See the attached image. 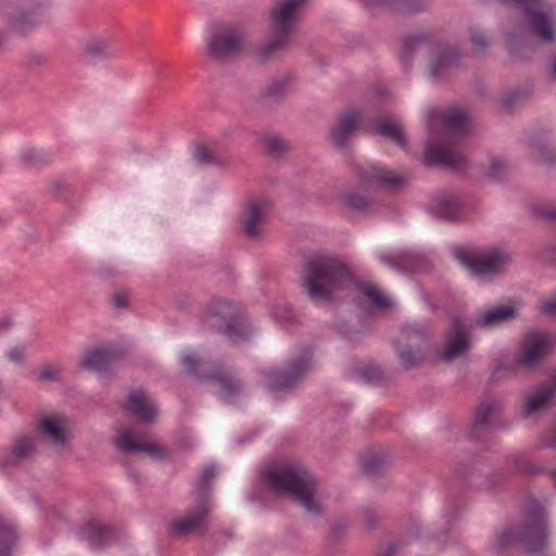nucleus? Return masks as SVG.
I'll return each instance as SVG.
<instances>
[{
  "mask_svg": "<svg viewBox=\"0 0 556 556\" xmlns=\"http://www.w3.org/2000/svg\"><path fill=\"white\" fill-rule=\"evenodd\" d=\"M354 282V273L343 260L326 253H312L303 260L302 288L316 303H331L337 291Z\"/></svg>",
  "mask_w": 556,
  "mask_h": 556,
  "instance_id": "nucleus-1",
  "label": "nucleus"
},
{
  "mask_svg": "<svg viewBox=\"0 0 556 556\" xmlns=\"http://www.w3.org/2000/svg\"><path fill=\"white\" fill-rule=\"evenodd\" d=\"M549 535L548 511L545 502L528 497L521 508V523L509 528L497 536L501 548L518 544L530 553L546 549Z\"/></svg>",
  "mask_w": 556,
  "mask_h": 556,
  "instance_id": "nucleus-2",
  "label": "nucleus"
},
{
  "mask_svg": "<svg viewBox=\"0 0 556 556\" xmlns=\"http://www.w3.org/2000/svg\"><path fill=\"white\" fill-rule=\"evenodd\" d=\"M443 130H431L427 144V159L429 163L448 168L465 166L466 157L454 150L455 134L465 132L468 128L467 116L458 111L445 113L442 116Z\"/></svg>",
  "mask_w": 556,
  "mask_h": 556,
  "instance_id": "nucleus-3",
  "label": "nucleus"
},
{
  "mask_svg": "<svg viewBox=\"0 0 556 556\" xmlns=\"http://www.w3.org/2000/svg\"><path fill=\"white\" fill-rule=\"evenodd\" d=\"M308 0H279L269 14V28L274 37L258 49L263 60L270 59L283 51L290 42L298 17Z\"/></svg>",
  "mask_w": 556,
  "mask_h": 556,
  "instance_id": "nucleus-4",
  "label": "nucleus"
},
{
  "mask_svg": "<svg viewBox=\"0 0 556 556\" xmlns=\"http://www.w3.org/2000/svg\"><path fill=\"white\" fill-rule=\"evenodd\" d=\"M206 321L216 332L224 334L232 343L245 341L251 336V327L244 313L228 300H214L207 306Z\"/></svg>",
  "mask_w": 556,
  "mask_h": 556,
  "instance_id": "nucleus-5",
  "label": "nucleus"
},
{
  "mask_svg": "<svg viewBox=\"0 0 556 556\" xmlns=\"http://www.w3.org/2000/svg\"><path fill=\"white\" fill-rule=\"evenodd\" d=\"M321 489H253L249 495L260 507H269L281 501H290L302 506L308 514L319 515L324 508Z\"/></svg>",
  "mask_w": 556,
  "mask_h": 556,
  "instance_id": "nucleus-6",
  "label": "nucleus"
},
{
  "mask_svg": "<svg viewBox=\"0 0 556 556\" xmlns=\"http://www.w3.org/2000/svg\"><path fill=\"white\" fill-rule=\"evenodd\" d=\"M258 477L267 486H316L317 476L298 463L271 462L263 467Z\"/></svg>",
  "mask_w": 556,
  "mask_h": 556,
  "instance_id": "nucleus-7",
  "label": "nucleus"
},
{
  "mask_svg": "<svg viewBox=\"0 0 556 556\" xmlns=\"http://www.w3.org/2000/svg\"><path fill=\"white\" fill-rule=\"evenodd\" d=\"M212 507L213 502L208 490L202 489L197 497L195 505L169 523V535L176 539L204 535L208 529V515Z\"/></svg>",
  "mask_w": 556,
  "mask_h": 556,
  "instance_id": "nucleus-8",
  "label": "nucleus"
},
{
  "mask_svg": "<svg viewBox=\"0 0 556 556\" xmlns=\"http://www.w3.org/2000/svg\"><path fill=\"white\" fill-rule=\"evenodd\" d=\"M313 353L305 351L281 368H266L261 371L265 387L274 393L294 390L311 369Z\"/></svg>",
  "mask_w": 556,
  "mask_h": 556,
  "instance_id": "nucleus-9",
  "label": "nucleus"
},
{
  "mask_svg": "<svg viewBox=\"0 0 556 556\" xmlns=\"http://www.w3.org/2000/svg\"><path fill=\"white\" fill-rule=\"evenodd\" d=\"M243 42L244 35L238 25H220L207 39V55L218 63L228 62L240 54Z\"/></svg>",
  "mask_w": 556,
  "mask_h": 556,
  "instance_id": "nucleus-10",
  "label": "nucleus"
},
{
  "mask_svg": "<svg viewBox=\"0 0 556 556\" xmlns=\"http://www.w3.org/2000/svg\"><path fill=\"white\" fill-rule=\"evenodd\" d=\"M453 255L460 265L476 276L497 274L510 262L509 255L498 249L478 254L467 248L455 247Z\"/></svg>",
  "mask_w": 556,
  "mask_h": 556,
  "instance_id": "nucleus-11",
  "label": "nucleus"
},
{
  "mask_svg": "<svg viewBox=\"0 0 556 556\" xmlns=\"http://www.w3.org/2000/svg\"><path fill=\"white\" fill-rule=\"evenodd\" d=\"M8 23L15 31L27 35L38 25V16L47 0H1Z\"/></svg>",
  "mask_w": 556,
  "mask_h": 556,
  "instance_id": "nucleus-12",
  "label": "nucleus"
},
{
  "mask_svg": "<svg viewBox=\"0 0 556 556\" xmlns=\"http://www.w3.org/2000/svg\"><path fill=\"white\" fill-rule=\"evenodd\" d=\"M181 364L186 368V371L189 376L202 380L218 382L227 396L239 394L244 387L242 380L225 371L220 367L212 372L203 369L202 367L205 365V363L194 355L185 354L181 357Z\"/></svg>",
  "mask_w": 556,
  "mask_h": 556,
  "instance_id": "nucleus-13",
  "label": "nucleus"
},
{
  "mask_svg": "<svg viewBox=\"0 0 556 556\" xmlns=\"http://www.w3.org/2000/svg\"><path fill=\"white\" fill-rule=\"evenodd\" d=\"M551 346L552 340L547 333L529 331L523 338L517 364L525 369H532L549 353Z\"/></svg>",
  "mask_w": 556,
  "mask_h": 556,
  "instance_id": "nucleus-14",
  "label": "nucleus"
},
{
  "mask_svg": "<svg viewBox=\"0 0 556 556\" xmlns=\"http://www.w3.org/2000/svg\"><path fill=\"white\" fill-rule=\"evenodd\" d=\"M357 177L363 187H378L389 191L399 190L406 184L405 177L378 164H368L358 167Z\"/></svg>",
  "mask_w": 556,
  "mask_h": 556,
  "instance_id": "nucleus-15",
  "label": "nucleus"
},
{
  "mask_svg": "<svg viewBox=\"0 0 556 556\" xmlns=\"http://www.w3.org/2000/svg\"><path fill=\"white\" fill-rule=\"evenodd\" d=\"M471 348L468 331L459 318L453 319L445 334V349L440 355L444 363H451L463 356Z\"/></svg>",
  "mask_w": 556,
  "mask_h": 556,
  "instance_id": "nucleus-16",
  "label": "nucleus"
},
{
  "mask_svg": "<svg viewBox=\"0 0 556 556\" xmlns=\"http://www.w3.org/2000/svg\"><path fill=\"white\" fill-rule=\"evenodd\" d=\"M460 55L455 47L438 45L429 55V73L433 79H445L451 70L457 67Z\"/></svg>",
  "mask_w": 556,
  "mask_h": 556,
  "instance_id": "nucleus-17",
  "label": "nucleus"
},
{
  "mask_svg": "<svg viewBox=\"0 0 556 556\" xmlns=\"http://www.w3.org/2000/svg\"><path fill=\"white\" fill-rule=\"evenodd\" d=\"M497 402L493 400L483 401L478 405L475 418L470 424L467 437L472 441L488 442L494 424L492 417L497 409Z\"/></svg>",
  "mask_w": 556,
  "mask_h": 556,
  "instance_id": "nucleus-18",
  "label": "nucleus"
},
{
  "mask_svg": "<svg viewBox=\"0 0 556 556\" xmlns=\"http://www.w3.org/2000/svg\"><path fill=\"white\" fill-rule=\"evenodd\" d=\"M271 208V201L267 198L252 199L248 203L241 220L243 232L248 239L256 240L261 237V224Z\"/></svg>",
  "mask_w": 556,
  "mask_h": 556,
  "instance_id": "nucleus-19",
  "label": "nucleus"
},
{
  "mask_svg": "<svg viewBox=\"0 0 556 556\" xmlns=\"http://www.w3.org/2000/svg\"><path fill=\"white\" fill-rule=\"evenodd\" d=\"M362 116L356 110L342 113L337 124L331 128L330 141L339 150L346 148L361 125Z\"/></svg>",
  "mask_w": 556,
  "mask_h": 556,
  "instance_id": "nucleus-20",
  "label": "nucleus"
},
{
  "mask_svg": "<svg viewBox=\"0 0 556 556\" xmlns=\"http://www.w3.org/2000/svg\"><path fill=\"white\" fill-rule=\"evenodd\" d=\"M122 357V353L110 348H97L87 351L81 359V367L103 376L113 374L112 365Z\"/></svg>",
  "mask_w": 556,
  "mask_h": 556,
  "instance_id": "nucleus-21",
  "label": "nucleus"
},
{
  "mask_svg": "<svg viewBox=\"0 0 556 556\" xmlns=\"http://www.w3.org/2000/svg\"><path fill=\"white\" fill-rule=\"evenodd\" d=\"M37 453L36 439L33 435H17L1 458V466L14 467L33 458Z\"/></svg>",
  "mask_w": 556,
  "mask_h": 556,
  "instance_id": "nucleus-22",
  "label": "nucleus"
},
{
  "mask_svg": "<svg viewBox=\"0 0 556 556\" xmlns=\"http://www.w3.org/2000/svg\"><path fill=\"white\" fill-rule=\"evenodd\" d=\"M126 408L143 422L153 421L157 415V408L143 389H134L129 392Z\"/></svg>",
  "mask_w": 556,
  "mask_h": 556,
  "instance_id": "nucleus-23",
  "label": "nucleus"
},
{
  "mask_svg": "<svg viewBox=\"0 0 556 556\" xmlns=\"http://www.w3.org/2000/svg\"><path fill=\"white\" fill-rule=\"evenodd\" d=\"M519 317L518 307L514 304L500 305L489 308L484 314L477 317L476 324L482 328H494Z\"/></svg>",
  "mask_w": 556,
  "mask_h": 556,
  "instance_id": "nucleus-24",
  "label": "nucleus"
},
{
  "mask_svg": "<svg viewBox=\"0 0 556 556\" xmlns=\"http://www.w3.org/2000/svg\"><path fill=\"white\" fill-rule=\"evenodd\" d=\"M430 211L440 219L456 222L463 216L464 206L458 197L444 194L433 200Z\"/></svg>",
  "mask_w": 556,
  "mask_h": 556,
  "instance_id": "nucleus-25",
  "label": "nucleus"
},
{
  "mask_svg": "<svg viewBox=\"0 0 556 556\" xmlns=\"http://www.w3.org/2000/svg\"><path fill=\"white\" fill-rule=\"evenodd\" d=\"M118 448L127 453H146L152 459L163 460L167 454L164 448L154 443L137 442L131 433H123L116 441Z\"/></svg>",
  "mask_w": 556,
  "mask_h": 556,
  "instance_id": "nucleus-26",
  "label": "nucleus"
},
{
  "mask_svg": "<svg viewBox=\"0 0 556 556\" xmlns=\"http://www.w3.org/2000/svg\"><path fill=\"white\" fill-rule=\"evenodd\" d=\"M430 339L427 324L405 325L402 327L396 343L407 345L414 350L427 351Z\"/></svg>",
  "mask_w": 556,
  "mask_h": 556,
  "instance_id": "nucleus-27",
  "label": "nucleus"
},
{
  "mask_svg": "<svg viewBox=\"0 0 556 556\" xmlns=\"http://www.w3.org/2000/svg\"><path fill=\"white\" fill-rule=\"evenodd\" d=\"M83 536L94 549L102 548L116 539L115 532L111 527L94 520L86 525L83 530Z\"/></svg>",
  "mask_w": 556,
  "mask_h": 556,
  "instance_id": "nucleus-28",
  "label": "nucleus"
},
{
  "mask_svg": "<svg viewBox=\"0 0 556 556\" xmlns=\"http://www.w3.org/2000/svg\"><path fill=\"white\" fill-rule=\"evenodd\" d=\"M37 430L43 439L54 445L66 443V430L61 418L45 415L39 419Z\"/></svg>",
  "mask_w": 556,
  "mask_h": 556,
  "instance_id": "nucleus-29",
  "label": "nucleus"
},
{
  "mask_svg": "<svg viewBox=\"0 0 556 556\" xmlns=\"http://www.w3.org/2000/svg\"><path fill=\"white\" fill-rule=\"evenodd\" d=\"M380 261L395 270L404 271L417 270L422 263V257L408 251H402L396 254H381Z\"/></svg>",
  "mask_w": 556,
  "mask_h": 556,
  "instance_id": "nucleus-30",
  "label": "nucleus"
},
{
  "mask_svg": "<svg viewBox=\"0 0 556 556\" xmlns=\"http://www.w3.org/2000/svg\"><path fill=\"white\" fill-rule=\"evenodd\" d=\"M376 134L389 139L403 150H406L408 142L403 127L395 121L377 119L375 121Z\"/></svg>",
  "mask_w": 556,
  "mask_h": 556,
  "instance_id": "nucleus-31",
  "label": "nucleus"
},
{
  "mask_svg": "<svg viewBox=\"0 0 556 556\" xmlns=\"http://www.w3.org/2000/svg\"><path fill=\"white\" fill-rule=\"evenodd\" d=\"M341 201L349 210L362 214H372L379 208V205L372 199H369L356 190L343 192L341 194Z\"/></svg>",
  "mask_w": 556,
  "mask_h": 556,
  "instance_id": "nucleus-32",
  "label": "nucleus"
},
{
  "mask_svg": "<svg viewBox=\"0 0 556 556\" xmlns=\"http://www.w3.org/2000/svg\"><path fill=\"white\" fill-rule=\"evenodd\" d=\"M555 393L556 387L553 383H544L539 386L527 401L526 414L531 415L546 408Z\"/></svg>",
  "mask_w": 556,
  "mask_h": 556,
  "instance_id": "nucleus-33",
  "label": "nucleus"
},
{
  "mask_svg": "<svg viewBox=\"0 0 556 556\" xmlns=\"http://www.w3.org/2000/svg\"><path fill=\"white\" fill-rule=\"evenodd\" d=\"M396 355L405 370L421 366L427 361V351L414 350L407 345L394 342Z\"/></svg>",
  "mask_w": 556,
  "mask_h": 556,
  "instance_id": "nucleus-34",
  "label": "nucleus"
},
{
  "mask_svg": "<svg viewBox=\"0 0 556 556\" xmlns=\"http://www.w3.org/2000/svg\"><path fill=\"white\" fill-rule=\"evenodd\" d=\"M84 53L92 60H108L114 56L112 42L102 38H94L87 41Z\"/></svg>",
  "mask_w": 556,
  "mask_h": 556,
  "instance_id": "nucleus-35",
  "label": "nucleus"
},
{
  "mask_svg": "<svg viewBox=\"0 0 556 556\" xmlns=\"http://www.w3.org/2000/svg\"><path fill=\"white\" fill-rule=\"evenodd\" d=\"M390 464V457L386 453H371L362 460L365 475L376 477L381 475Z\"/></svg>",
  "mask_w": 556,
  "mask_h": 556,
  "instance_id": "nucleus-36",
  "label": "nucleus"
},
{
  "mask_svg": "<svg viewBox=\"0 0 556 556\" xmlns=\"http://www.w3.org/2000/svg\"><path fill=\"white\" fill-rule=\"evenodd\" d=\"M352 285H355L358 292L370 300L376 307L387 308L390 306L388 299L384 298L372 283L356 281L354 278V282Z\"/></svg>",
  "mask_w": 556,
  "mask_h": 556,
  "instance_id": "nucleus-37",
  "label": "nucleus"
},
{
  "mask_svg": "<svg viewBox=\"0 0 556 556\" xmlns=\"http://www.w3.org/2000/svg\"><path fill=\"white\" fill-rule=\"evenodd\" d=\"M16 540L17 534L14 525L0 518V556H9Z\"/></svg>",
  "mask_w": 556,
  "mask_h": 556,
  "instance_id": "nucleus-38",
  "label": "nucleus"
},
{
  "mask_svg": "<svg viewBox=\"0 0 556 556\" xmlns=\"http://www.w3.org/2000/svg\"><path fill=\"white\" fill-rule=\"evenodd\" d=\"M291 84L290 76H282L271 80L266 87L263 97L273 101H280L286 98Z\"/></svg>",
  "mask_w": 556,
  "mask_h": 556,
  "instance_id": "nucleus-39",
  "label": "nucleus"
},
{
  "mask_svg": "<svg viewBox=\"0 0 556 556\" xmlns=\"http://www.w3.org/2000/svg\"><path fill=\"white\" fill-rule=\"evenodd\" d=\"M453 479L460 484H471L476 482L477 470L472 464L465 462L455 463L453 470Z\"/></svg>",
  "mask_w": 556,
  "mask_h": 556,
  "instance_id": "nucleus-40",
  "label": "nucleus"
},
{
  "mask_svg": "<svg viewBox=\"0 0 556 556\" xmlns=\"http://www.w3.org/2000/svg\"><path fill=\"white\" fill-rule=\"evenodd\" d=\"M426 9V0H392L391 3V11L399 14H415Z\"/></svg>",
  "mask_w": 556,
  "mask_h": 556,
  "instance_id": "nucleus-41",
  "label": "nucleus"
},
{
  "mask_svg": "<svg viewBox=\"0 0 556 556\" xmlns=\"http://www.w3.org/2000/svg\"><path fill=\"white\" fill-rule=\"evenodd\" d=\"M425 40L426 37L424 35H414L404 39L401 61L406 67L410 65L413 55L421 47Z\"/></svg>",
  "mask_w": 556,
  "mask_h": 556,
  "instance_id": "nucleus-42",
  "label": "nucleus"
},
{
  "mask_svg": "<svg viewBox=\"0 0 556 556\" xmlns=\"http://www.w3.org/2000/svg\"><path fill=\"white\" fill-rule=\"evenodd\" d=\"M263 141L267 152L273 157H281L291 150L289 143L276 135L267 136Z\"/></svg>",
  "mask_w": 556,
  "mask_h": 556,
  "instance_id": "nucleus-43",
  "label": "nucleus"
},
{
  "mask_svg": "<svg viewBox=\"0 0 556 556\" xmlns=\"http://www.w3.org/2000/svg\"><path fill=\"white\" fill-rule=\"evenodd\" d=\"M357 375L365 381L374 384H381L386 377L381 368L377 365H368L357 370Z\"/></svg>",
  "mask_w": 556,
  "mask_h": 556,
  "instance_id": "nucleus-44",
  "label": "nucleus"
},
{
  "mask_svg": "<svg viewBox=\"0 0 556 556\" xmlns=\"http://www.w3.org/2000/svg\"><path fill=\"white\" fill-rule=\"evenodd\" d=\"M511 466L514 470L530 476H535L542 472V470L535 467L530 460L518 455L511 458Z\"/></svg>",
  "mask_w": 556,
  "mask_h": 556,
  "instance_id": "nucleus-45",
  "label": "nucleus"
},
{
  "mask_svg": "<svg viewBox=\"0 0 556 556\" xmlns=\"http://www.w3.org/2000/svg\"><path fill=\"white\" fill-rule=\"evenodd\" d=\"M531 144L536 148L538 156L545 165L553 166L556 164V153L541 144L538 138H532Z\"/></svg>",
  "mask_w": 556,
  "mask_h": 556,
  "instance_id": "nucleus-46",
  "label": "nucleus"
},
{
  "mask_svg": "<svg viewBox=\"0 0 556 556\" xmlns=\"http://www.w3.org/2000/svg\"><path fill=\"white\" fill-rule=\"evenodd\" d=\"M535 216L543 218L549 223H556V205L554 204H538L532 207Z\"/></svg>",
  "mask_w": 556,
  "mask_h": 556,
  "instance_id": "nucleus-47",
  "label": "nucleus"
},
{
  "mask_svg": "<svg viewBox=\"0 0 556 556\" xmlns=\"http://www.w3.org/2000/svg\"><path fill=\"white\" fill-rule=\"evenodd\" d=\"M193 157L201 165L218 164L216 157L204 146L195 147Z\"/></svg>",
  "mask_w": 556,
  "mask_h": 556,
  "instance_id": "nucleus-48",
  "label": "nucleus"
},
{
  "mask_svg": "<svg viewBox=\"0 0 556 556\" xmlns=\"http://www.w3.org/2000/svg\"><path fill=\"white\" fill-rule=\"evenodd\" d=\"M218 473V468L216 465H206L200 476L199 486H211L214 482L216 476Z\"/></svg>",
  "mask_w": 556,
  "mask_h": 556,
  "instance_id": "nucleus-49",
  "label": "nucleus"
},
{
  "mask_svg": "<svg viewBox=\"0 0 556 556\" xmlns=\"http://www.w3.org/2000/svg\"><path fill=\"white\" fill-rule=\"evenodd\" d=\"M21 157L26 165L31 166L43 165L48 162L47 157L42 153L35 150L25 151Z\"/></svg>",
  "mask_w": 556,
  "mask_h": 556,
  "instance_id": "nucleus-50",
  "label": "nucleus"
},
{
  "mask_svg": "<svg viewBox=\"0 0 556 556\" xmlns=\"http://www.w3.org/2000/svg\"><path fill=\"white\" fill-rule=\"evenodd\" d=\"M506 169H507V164H506L505 161L494 160L491 163L490 170H489V176L493 180L498 181V180H501L504 177V175L506 173Z\"/></svg>",
  "mask_w": 556,
  "mask_h": 556,
  "instance_id": "nucleus-51",
  "label": "nucleus"
},
{
  "mask_svg": "<svg viewBox=\"0 0 556 556\" xmlns=\"http://www.w3.org/2000/svg\"><path fill=\"white\" fill-rule=\"evenodd\" d=\"M362 519L367 530H372L376 528L380 520L377 511L374 509H365L363 511Z\"/></svg>",
  "mask_w": 556,
  "mask_h": 556,
  "instance_id": "nucleus-52",
  "label": "nucleus"
},
{
  "mask_svg": "<svg viewBox=\"0 0 556 556\" xmlns=\"http://www.w3.org/2000/svg\"><path fill=\"white\" fill-rule=\"evenodd\" d=\"M25 351L24 346H13L8 350L7 357L10 362L21 365L25 361Z\"/></svg>",
  "mask_w": 556,
  "mask_h": 556,
  "instance_id": "nucleus-53",
  "label": "nucleus"
},
{
  "mask_svg": "<svg viewBox=\"0 0 556 556\" xmlns=\"http://www.w3.org/2000/svg\"><path fill=\"white\" fill-rule=\"evenodd\" d=\"M541 260L544 263L556 264V242L546 244L541 252Z\"/></svg>",
  "mask_w": 556,
  "mask_h": 556,
  "instance_id": "nucleus-54",
  "label": "nucleus"
},
{
  "mask_svg": "<svg viewBox=\"0 0 556 556\" xmlns=\"http://www.w3.org/2000/svg\"><path fill=\"white\" fill-rule=\"evenodd\" d=\"M38 379L40 381H56L59 380L58 369L52 365H45L39 371Z\"/></svg>",
  "mask_w": 556,
  "mask_h": 556,
  "instance_id": "nucleus-55",
  "label": "nucleus"
},
{
  "mask_svg": "<svg viewBox=\"0 0 556 556\" xmlns=\"http://www.w3.org/2000/svg\"><path fill=\"white\" fill-rule=\"evenodd\" d=\"M521 96L522 93L520 91H511L503 99L502 103L505 108H510L511 105L520 101Z\"/></svg>",
  "mask_w": 556,
  "mask_h": 556,
  "instance_id": "nucleus-56",
  "label": "nucleus"
},
{
  "mask_svg": "<svg viewBox=\"0 0 556 556\" xmlns=\"http://www.w3.org/2000/svg\"><path fill=\"white\" fill-rule=\"evenodd\" d=\"M471 42L478 48V49H485L488 47V40L483 36V34L476 31L470 37Z\"/></svg>",
  "mask_w": 556,
  "mask_h": 556,
  "instance_id": "nucleus-57",
  "label": "nucleus"
},
{
  "mask_svg": "<svg viewBox=\"0 0 556 556\" xmlns=\"http://www.w3.org/2000/svg\"><path fill=\"white\" fill-rule=\"evenodd\" d=\"M541 313L548 316L556 315V298L541 305Z\"/></svg>",
  "mask_w": 556,
  "mask_h": 556,
  "instance_id": "nucleus-58",
  "label": "nucleus"
},
{
  "mask_svg": "<svg viewBox=\"0 0 556 556\" xmlns=\"http://www.w3.org/2000/svg\"><path fill=\"white\" fill-rule=\"evenodd\" d=\"M13 326V319L10 316L0 317V337L8 332Z\"/></svg>",
  "mask_w": 556,
  "mask_h": 556,
  "instance_id": "nucleus-59",
  "label": "nucleus"
},
{
  "mask_svg": "<svg viewBox=\"0 0 556 556\" xmlns=\"http://www.w3.org/2000/svg\"><path fill=\"white\" fill-rule=\"evenodd\" d=\"M114 306L116 308H126L128 306V298L124 293H117L114 295Z\"/></svg>",
  "mask_w": 556,
  "mask_h": 556,
  "instance_id": "nucleus-60",
  "label": "nucleus"
},
{
  "mask_svg": "<svg viewBox=\"0 0 556 556\" xmlns=\"http://www.w3.org/2000/svg\"><path fill=\"white\" fill-rule=\"evenodd\" d=\"M364 2L368 7L380 5V7H386L391 10L392 0H364Z\"/></svg>",
  "mask_w": 556,
  "mask_h": 556,
  "instance_id": "nucleus-61",
  "label": "nucleus"
},
{
  "mask_svg": "<svg viewBox=\"0 0 556 556\" xmlns=\"http://www.w3.org/2000/svg\"><path fill=\"white\" fill-rule=\"evenodd\" d=\"M45 62H46V60L42 55L34 54V55H30L28 59V66L29 67L40 66Z\"/></svg>",
  "mask_w": 556,
  "mask_h": 556,
  "instance_id": "nucleus-62",
  "label": "nucleus"
},
{
  "mask_svg": "<svg viewBox=\"0 0 556 556\" xmlns=\"http://www.w3.org/2000/svg\"><path fill=\"white\" fill-rule=\"evenodd\" d=\"M65 187V182L62 180H56L52 185V190L55 193H59Z\"/></svg>",
  "mask_w": 556,
  "mask_h": 556,
  "instance_id": "nucleus-63",
  "label": "nucleus"
},
{
  "mask_svg": "<svg viewBox=\"0 0 556 556\" xmlns=\"http://www.w3.org/2000/svg\"><path fill=\"white\" fill-rule=\"evenodd\" d=\"M551 74L556 77V58L553 59L551 63Z\"/></svg>",
  "mask_w": 556,
  "mask_h": 556,
  "instance_id": "nucleus-64",
  "label": "nucleus"
}]
</instances>
